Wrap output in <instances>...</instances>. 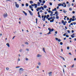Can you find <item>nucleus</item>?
Returning a JSON list of instances; mask_svg holds the SVG:
<instances>
[{"mask_svg":"<svg viewBox=\"0 0 76 76\" xmlns=\"http://www.w3.org/2000/svg\"><path fill=\"white\" fill-rule=\"evenodd\" d=\"M38 65H39V66H40L41 65V63L40 62H39L38 64Z\"/></svg>","mask_w":76,"mask_h":76,"instance_id":"obj_18","label":"nucleus"},{"mask_svg":"<svg viewBox=\"0 0 76 76\" xmlns=\"http://www.w3.org/2000/svg\"><path fill=\"white\" fill-rule=\"evenodd\" d=\"M37 69H39V66H37Z\"/></svg>","mask_w":76,"mask_h":76,"instance_id":"obj_34","label":"nucleus"},{"mask_svg":"<svg viewBox=\"0 0 76 76\" xmlns=\"http://www.w3.org/2000/svg\"><path fill=\"white\" fill-rule=\"evenodd\" d=\"M37 5L38 6H40V3L39 2H37Z\"/></svg>","mask_w":76,"mask_h":76,"instance_id":"obj_16","label":"nucleus"},{"mask_svg":"<svg viewBox=\"0 0 76 76\" xmlns=\"http://www.w3.org/2000/svg\"><path fill=\"white\" fill-rule=\"evenodd\" d=\"M9 68L8 67H7L6 68V70H9Z\"/></svg>","mask_w":76,"mask_h":76,"instance_id":"obj_26","label":"nucleus"},{"mask_svg":"<svg viewBox=\"0 0 76 76\" xmlns=\"http://www.w3.org/2000/svg\"><path fill=\"white\" fill-rule=\"evenodd\" d=\"M66 35V34L65 33L64 34H63V36H65Z\"/></svg>","mask_w":76,"mask_h":76,"instance_id":"obj_61","label":"nucleus"},{"mask_svg":"<svg viewBox=\"0 0 76 76\" xmlns=\"http://www.w3.org/2000/svg\"><path fill=\"white\" fill-rule=\"evenodd\" d=\"M51 31H49V32H48V33L47 34L48 35V34H51Z\"/></svg>","mask_w":76,"mask_h":76,"instance_id":"obj_22","label":"nucleus"},{"mask_svg":"<svg viewBox=\"0 0 76 76\" xmlns=\"http://www.w3.org/2000/svg\"><path fill=\"white\" fill-rule=\"evenodd\" d=\"M67 32H68V33H70V31H69V30H68Z\"/></svg>","mask_w":76,"mask_h":76,"instance_id":"obj_47","label":"nucleus"},{"mask_svg":"<svg viewBox=\"0 0 76 76\" xmlns=\"http://www.w3.org/2000/svg\"><path fill=\"white\" fill-rule=\"evenodd\" d=\"M50 13L51 14H50V16H53V12L52 11Z\"/></svg>","mask_w":76,"mask_h":76,"instance_id":"obj_13","label":"nucleus"},{"mask_svg":"<svg viewBox=\"0 0 76 76\" xmlns=\"http://www.w3.org/2000/svg\"><path fill=\"white\" fill-rule=\"evenodd\" d=\"M26 6L27 7H28V3H26Z\"/></svg>","mask_w":76,"mask_h":76,"instance_id":"obj_29","label":"nucleus"},{"mask_svg":"<svg viewBox=\"0 0 76 76\" xmlns=\"http://www.w3.org/2000/svg\"><path fill=\"white\" fill-rule=\"evenodd\" d=\"M57 13H58V12L57 11H56L55 12V14H57Z\"/></svg>","mask_w":76,"mask_h":76,"instance_id":"obj_42","label":"nucleus"},{"mask_svg":"<svg viewBox=\"0 0 76 76\" xmlns=\"http://www.w3.org/2000/svg\"><path fill=\"white\" fill-rule=\"evenodd\" d=\"M28 11L30 15H31V16H32V15H33V14L32 13V12L30 10H28Z\"/></svg>","mask_w":76,"mask_h":76,"instance_id":"obj_8","label":"nucleus"},{"mask_svg":"<svg viewBox=\"0 0 76 76\" xmlns=\"http://www.w3.org/2000/svg\"><path fill=\"white\" fill-rule=\"evenodd\" d=\"M25 60H26V61H28V58H26L25 59Z\"/></svg>","mask_w":76,"mask_h":76,"instance_id":"obj_27","label":"nucleus"},{"mask_svg":"<svg viewBox=\"0 0 76 76\" xmlns=\"http://www.w3.org/2000/svg\"><path fill=\"white\" fill-rule=\"evenodd\" d=\"M23 71H25V69L22 68H20L19 69L18 72L20 75H21L22 73V72H23Z\"/></svg>","mask_w":76,"mask_h":76,"instance_id":"obj_1","label":"nucleus"},{"mask_svg":"<svg viewBox=\"0 0 76 76\" xmlns=\"http://www.w3.org/2000/svg\"><path fill=\"white\" fill-rule=\"evenodd\" d=\"M72 13L73 14H75V12L74 11H72Z\"/></svg>","mask_w":76,"mask_h":76,"instance_id":"obj_40","label":"nucleus"},{"mask_svg":"<svg viewBox=\"0 0 76 76\" xmlns=\"http://www.w3.org/2000/svg\"><path fill=\"white\" fill-rule=\"evenodd\" d=\"M42 49L44 52V53H45V48H43Z\"/></svg>","mask_w":76,"mask_h":76,"instance_id":"obj_21","label":"nucleus"},{"mask_svg":"<svg viewBox=\"0 0 76 76\" xmlns=\"http://www.w3.org/2000/svg\"><path fill=\"white\" fill-rule=\"evenodd\" d=\"M47 6H46L45 5H44V6H43V7L44 8H45V9L47 8Z\"/></svg>","mask_w":76,"mask_h":76,"instance_id":"obj_19","label":"nucleus"},{"mask_svg":"<svg viewBox=\"0 0 76 76\" xmlns=\"http://www.w3.org/2000/svg\"><path fill=\"white\" fill-rule=\"evenodd\" d=\"M63 13H66L67 12V11H63Z\"/></svg>","mask_w":76,"mask_h":76,"instance_id":"obj_54","label":"nucleus"},{"mask_svg":"<svg viewBox=\"0 0 76 76\" xmlns=\"http://www.w3.org/2000/svg\"><path fill=\"white\" fill-rule=\"evenodd\" d=\"M45 18H43V21H45Z\"/></svg>","mask_w":76,"mask_h":76,"instance_id":"obj_53","label":"nucleus"},{"mask_svg":"<svg viewBox=\"0 0 76 76\" xmlns=\"http://www.w3.org/2000/svg\"><path fill=\"white\" fill-rule=\"evenodd\" d=\"M71 20H69V21H68V23H71Z\"/></svg>","mask_w":76,"mask_h":76,"instance_id":"obj_39","label":"nucleus"},{"mask_svg":"<svg viewBox=\"0 0 76 76\" xmlns=\"http://www.w3.org/2000/svg\"><path fill=\"white\" fill-rule=\"evenodd\" d=\"M49 16H50V15H47V17L48 18H49Z\"/></svg>","mask_w":76,"mask_h":76,"instance_id":"obj_59","label":"nucleus"},{"mask_svg":"<svg viewBox=\"0 0 76 76\" xmlns=\"http://www.w3.org/2000/svg\"><path fill=\"white\" fill-rule=\"evenodd\" d=\"M56 18L57 19H58L59 18V17L58 16V17H56Z\"/></svg>","mask_w":76,"mask_h":76,"instance_id":"obj_37","label":"nucleus"},{"mask_svg":"<svg viewBox=\"0 0 76 76\" xmlns=\"http://www.w3.org/2000/svg\"><path fill=\"white\" fill-rule=\"evenodd\" d=\"M71 37L72 38H73L75 37V34H73L71 35Z\"/></svg>","mask_w":76,"mask_h":76,"instance_id":"obj_10","label":"nucleus"},{"mask_svg":"<svg viewBox=\"0 0 76 76\" xmlns=\"http://www.w3.org/2000/svg\"><path fill=\"white\" fill-rule=\"evenodd\" d=\"M26 51H29V50L28 48H26Z\"/></svg>","mask_w":76,"mask_h":76,"instance_id":"obj_30","label":"nucleus"},{"mask_svg":"<svg viewBox=\"0 0 76 76\" xmlns=\"http://www.w3.org/2000/svg\"><path fill=\"white\" fill-rule=\"evenodd\" d=\"M66 37H67V38H69V35H66Z\"/></svg>","mask_w":76,"mask_h":76,"instance_id":"obj_56","label":"nucleus"},{"mask_svg":"<svg viewBox=\"0 0 76 76\" xmlns=\"http://www.w3.org/2000/svg\"><path fill=\"white\" fill-rule=\"evenodd\" d=\"M7 13H4V14L3 15V17H4V18H6V17H7Z\"/></svg>","mask_w":76,"mask_h":76,"instance_id":"obj_5","label":"nucleus"},{"mask_svg":"<svg viewBox=\"0 0 76 76\" xmlns=\"http://www.w3.org/2000/svg\"><path fill=\"white\" fill-rule=\"evenodd\" d=\"M73 23L74 25H76V22Z\"/></svg>","mask_w":76,"mask_h":76,"instance_id":"obj_57","label":"nucleus"},{"mask_svg":"<svg viewBox=\"0 0 76 76\" xmlns=\"http://www.w3.org/2000/svg\"><path fill=\"white\" fill-rule=\"evenodd\" d=\"M72 33H73L74 32V30H72Z\"/></svg>","mask_w":76,"mask_h":76,"instance_id":"obj_55","label":"nucleus"},{"mask_svg":"<svg viewBox=\"0 0 76 76\" xmlns=\"http://www.w3.org/2000/svg\"><path fill=\"white\" fill-rule=\"evenodd\" d=\"M74 67V64H73L72 66V68H73V67Z\"/></svg>","mask_w":76,"mask_h":76,"instance_id":"obj_49","label":"nucleus"},{"mask_svg":"<svg viewBox=\"0 0 76 76\" xmlns=\"http://www.w3.org/2000/svg\"><path fill=\"white\" fill-rule=\"evenodd\" d=\"M6 45L7 46V47L9 48V47H10V45L9 44V43H7L6 44Z\"/></svg>","mask_w":76,"mask_h":76,"instance_id":"obj_12","label":"nucleus"},{"mask_svg":"<svg viewBox=\"0 0 76 76\" xmlns=\"http://www.w3.org/2000/svg\"><path fill=\"white\" fill-rule=\"evenodd\" d=\"M25 44L26 45H29V43L27 42H25Z\"/></svg>","mask_w":76,"mask_h":76,"instance_id":"obj_17","label":"nucleus"},{"mask_svg":"<svg viewBox=\"0 0 76 76\" xmlns=\"http://www.w3.org/2000/svg\"><path fill=\"white\" fill-rule=\"evenodd\" d=\"M61 22H62V23H64V20H62Z\"/></svg>","mask_w":76,"mask_h":76,"instance_id":"obj_43","label":"nucleus"},{"mask_svg":"<svg viewBox=\"0 0 76 76\" xmlns=\"http://www.w3.org/2000/svg\"><path fill=\"white\" fill-rule=\"evenodd\" d=\"M58 6H63V7H66V3L65 2H63V4H58Z\"/></svg>","mask_w":76,"mask_h":76,"instance_id":"obj_2","label":"nucleus"},{"mask_svg":"<svg viewBox=\"0 0 76 76\" xmlns=\"http://www.w3.org/2000/svg\"><path fill=\"white\" fill-rule=\"evenodd\" d=\"M34 5L35 6V8H37V6L38 5H37V4H34Z\"/></svg>","mask_w":76,"mask_h":76,"instance_id":"obj_11","label":"nucleus"},{"mask_svg":"<svg viewBox=\"0 0 76 76\" xmlns=\"http://www.w3.org/2000/svg\"><path fill=\"white\" fill-rule=\"evenodd\" d=\"M48 30H49V31H50V32H52V31H54V29L53 28H52L51 29V28H48Z\"/></svg>","mask_w":76,"mask_h":76,"instance_id":"obj_7","label":"nucleus"},{"mask_svg":"<svg viewBox=\"0 0 76 76\" xmlns=\"http://www.w3.org/2000/svg\"><path fill=\"white\" fill-rule=\"evenodd\" d=\"M50 22H54V19H52V20H50Z\"/></svg>","mask_w":76,"mask_h":76,"instance_id":"obj_15","label":"nucleus"},{"mask_svg":"<svg viewBox=\"0 0 76 76\" xmlns=\"http://www.w3.org/2000/svg\"><path fill=\"white\" fill-rule=\"evenodd\" d=\"M48 12H49V13H51V11L50 10H49L48 11Z\"/></svg>","mask_w":76,"mask_h":76,"instance_id":"obj_52","label":"nucleus"},{"mask_svg":"<svg viewBox=\"0 0 76 76\" xmlns=\"http://www.w3.org/2000/svg\"><path fill=\"white\" fill-rule=\"evenodd\" d=\"M38 16L39 18H41V16L39 14L38 15Z\"/></svg>","mask_w":76,"mask_h":76,"instance_id":"obj_46","label":"nucleus"},{"mask_svg":"<svg viewBox=\"0 0 76 76\" xmlns=\"http://www.w3.org/2000/svg\"><path fill=\"white\" fill-rule=\"evenodd\" d=\"M63 24L64 25H66V23L64 22L63 23Z\"/></svg>","mask_w":76,"mask_h":76,"instance_id":"obj_44","label":"nucleus"},{"mask_svg":"<svg viewBox=\"0 0 76 76\" xmlns=\"http://www.w3.org/2000/svg\"><path fill=\"white\" fill-rule=\"evenodd\" d=\"M41 9H42V10H44V8L43 7H41Z\"/></svg>","mask_w":76,"mask_h":76,"instance_id":"obj_24","label":"nucleus"},{"mask_svg":"<svg viewBox=\"0 0 76 76\" xmlns=\"http://www.w3.org/2000/svg\"><path fill=\"white\" fill-rule=\"evenodd\" d=\"M30 4H32V3H33V2L32 1H30Z\"/></svg>","mask_w":76,"mask_h":76,"instance_id":"obj_23","label":"nucleus"},{"mask_svg":"<svg viewBox=\"0 0 76 76\" xmlns=\"http://www.w3.org/2000/svg\"><path fill=\"white\" fill-rule=\"evenodd\" d=\"M45 3V1H42V3L44 4V3Z\"/></svg>","mask_w":76,"mask_h":76,"instance_id":"obj_35","label":"nucleus"},{"mask_svg":"<svg viewBox=\"0 0 76 76\" xmlns=\"http://www.w3.org/2000/svg\"><path fill=\"white\" fill-rule=\"evenodd\" d=\"M67 6L68 7H70V4H69L67 5Z\"/></svg>","mask_w":76,"mask_h":76,"instance_id":"obj_25","label":"nucleus"},{"mask_svg":"<svg viewBox=\"0 0 76 76\" xmlns=\"http://www.w3.org/2000/svg\"><path fill=\"white\" fill-rule=\"evenodd\" d=\"M36 23L37 24V21L38 20V19L37 18H36Z\"/></svg>","mask_w":76,"mask_h":76,"instance_id":"obj_33","label":"nucleus"},{"mask_svg":"<svg viewBox=\"0 0 76 76\" xmlns=\"http://www.w3.org/2000/svg\"><path fill=\"white\" fill-rule=\"evenodd\" d=\"M52 3H50V6H52Z\"/></svg>","mask_w":76,"mask_h":76,"instance_id":"obj_45","label":"nucleus"},{"mask_svg":"<svg viewBox=\"0 0 76 76\" xmlns=\"http://www.w3.org/2000/svg\"><path fill=\"white\" fill-rule=\"evenodd\" d=\"M69 47H67V50H69Z\"/></svg>","mask_w":76,"mask_h":76,"instance_id":"obj_36","label":"nucleus"},{"mask_svg":"<svg viewBox=\"0 0 76 76\" xmlns=\"http://www.w3.org/2000/svg\"><path fill=\"white\" fill-rule=\"evenodd\" d=\"M39 1L40 2V3H42V1L41 0H39Z\"/></svg>","mask_w":76,"mask_h":76,"instance_id":"obj_32","label":"nucleus"},{"mask_svg":"<svg viewBox=\"0 0 76 76\" xmlns=\"http://www.w3.org/2000/svg\"><path fill=\"white\" fill-rule=\"evenodd\" d=\"M72 18H73V19H74L75 18V16H73L72 17Z\"/></svg>","mask_w":76,"mask_h":76,"instance_id":"obj_64","label":"nucleus"},{"mask_svg":"<svg viewBox=\"0 0 76 76\" xmlns=\"http://www.w3.org/2000/svg\"><path fill=\"white\" fill-rule=\"evenodd\" d=\"M22 6H24V4H22Z\"/></svg>","mask_w":76,"mask_h":76,"instance_id":"obj_62","label":"nucleus"},{"mask_svg":"<svg viewBox=\"0 0 76 76\" xmlns=\"http://www.w3.org/2000/svg\"><path fill=\"white\" fill-rule=\"evenodd\" d=\"M55 39L56 41H58V42H60L61 40L60 39H58V38L56 37L55 38Z\"/></svg>","mask_w":76,"mask_h":76,"instance_id":"obj_6","label":"nucleus"},{"mask_svg":"<svg viewBox=\"0 0 76 76\" xmlns=\"http://www.w3.org/2000/svg\"><path fill=\"white\" fill-rule=\"evenodd\" d=\"M18 61H20V58H18Z\"/></svg>","mask_w":76,"mask_h":76,"instance_id":"obj_28","label":"nucleus"},{"mask_svg":"<svg viewBox=\"0 0 76 76\" xmlns=\"http://www.w3.org/2000/svg\"><path fill=\"white\" fill-rule=\"evenodd\" d=\"M22 51H23V49H21L19 50L20 53H22Z\"/></svg>","mask_w":76,"mask_h":76,"instance_id":"obj_14","label":"nucleus"},{"mask_svg":"<svg viewBox=\"0 0 76 76\" xmlns=\"http://www.w3.org/2000/svg\"><path fill=\"white\" fill-rule=\"evenodd\" d=\"M41 7H40L39 8L38 7L37 9H36V10H37V12H38L39 10H41Z\"/></svg>","mask_w":76,"mask_h":76,"instance_id":"obj_9","label":"nucleus"},{"mask_svg":"<svg viewBox=\"0 0 76 76\" xmlns=\"http://www.w3.org/2000/svg\"><path fill=\"white\" fill-rule=\"evenodd\" d=\"M48 20H51L50 18H49L48 19Z\"/></svg>","mask_w":76,"mask_h":76,"instance_id":"obj_60","label":"nucleus"},{"mask_svg":"<svg viewBox=\"0 0 76 76\" xmlns=\"http://www.w3.org/2000/svg\"><path fill=\"white\" fill-rule=\"evenodd\" d=\"M15 6L16 7H17V8L19 7V4H17V2H15Z\"/></svg>","mask_w":76,"mask_h":76,"instance_id":"obj_3","label":"nucleus"},{"mask_svg":"<svg viewBox=\"0 0 76 76\" xmlns=\"http://www.w3.org/2000/svg\"><path fill=\"white\" fill-rule=\"evenodd\" d=\"M47 18V16L46 15H45L44 16V18Z\"/></svg>","mask_w":76,"mask_h":76,"instance_id":"obj_48","label":"nucleus"},{"mask_svg":"<svg viewBox=\"0 0 76 76\" xmlns=\"http://www.w3.org/2000/svg\"><path fill=\"white\" fill-rule=\"evenodd\" d=\"M55 33L56 34H57V31H55Z\"/></svg>","mask_w":76,"mask_h":76,"instance_id":"obj_58","label":"nucleus"},{"mask_svg":"<svg viewBox=\"0 0 76 76\" xmlns=\"http://www.w3.org/2000/svg\"><path fill=\"white\" fill-rule=\"evenodd\" d=\"M69 10H72V8H69Z\"/></svg>","mask_w":76,"mask_h":76,"instance_id":"obj_51","label":"nucleus"},{"mask_svg":"<svg viewBox=\"0 0 76 76\" xmlns=\"http://www.w3.org/2000/svg\"><path fill=\"white\" fill-rule=\"evenodd\" d=\"M42 57V55L39 54H38L37 56V57L38 58H40V57Z\"/></svg>","mask_w":76,"mask_h":76,"instance_id":"obj_4","label":"nucleus"},{"mask_svg":"<svg viewBox=\"0 0 76 76\" xmlns=\"http://www.w3.org/2000/svg\"><path fill=\"white\" fill-rule=\"evenodd\" d=\"M20 66H16L15 68H20Z\"/></svg>","mask_w":76,"mask_h":76,"instance_id":"obj_41","label":"nucleus"},{"mask_svg":"<svg viewBox=\"0 0 76 76\" xmlns=\"http://www.w3.org/2000/svg\"><path fill=\"white\" fill-rule=\"evenodd\" d=\"M29 7L30 9H32L33 8V7H32L31 5L29 6Z\"/></svg>","mask_w":76,"mask_h":76,"instance_id":"obj_20","label":"nucleus"},{"mask_svg":"<svg viewBox=\"0 0 76 76\" xmlns=\"http://www.w3.org/2000/svg\"><path fill=\"white\" fill-rule=\"evenodd\" d=\"M52 74V72H49V74Z\"/></svg>","mask_w":76,"mask_h":76,"instance_id":"obj_38","label":"nucleus"},{"mask_svg":"<svg viewBox=\"0 0 76 76\" xmlns=\"http://www.w3.org/2000/svg\"><path fill=\"white\" fill-rule=\"evenodd\" d=\"M45 15H47V12H45Z\"/></svg>","mask_w":76,"mask_h":76,"instance_id":"obj_50","label":"nucleus"},{"mask_svg":"<svg viewBox=\"0 0 76 76\" xmlns=\"http://www.w3.org/2000/svg\"><path fill=\"white\" fill-rule=\"evenodd\" d=\"M60 44L61 45H63V42H60Z\"/></svg>","mask_w":76,"mask_h":76,"instance_id":"obj_31","label":"nucleus"},{"mask_svg":"<svg viewBox=\"0 0 76 76\" xmlns=\"http://www.w3.org/2000/svg\"><path fill=\"white\" fill-rule=\"evenodd\" d=\"M54 10L55 11H56V8H55L54 9Z\"/></svg>","mask_w":76,"mask_h":76,"instance_id":"obj_63","label":"nucleus"}]
</instances>
